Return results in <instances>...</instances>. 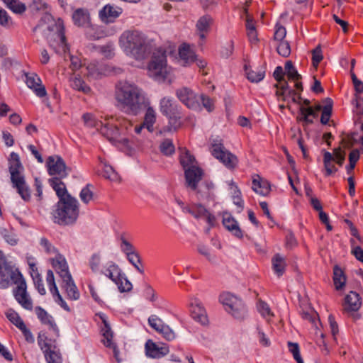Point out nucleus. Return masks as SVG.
<instances>
[{
  "instance_id": "obj_57",
  "label": "nucleus",
  "mask_w": 363,
  "mask_h": 363,
  "mask_svg": "<svg viewBox=\"0 0 363 363\" xmlns=\"http://www.w3.org/2000/svg\"><path fill=\"white\" fill-rule=\"evenodd\" d=\"M148 323L151 328L160 333L162 328L164 325L162 320L155 315H152L148 318Z\"/></svg>"
},
{
  "instance_id": "obj_64",
  "label": "nucleus",
  "mask_w": 363,
  "mask_h": 363,
  "mask_svg": "<svg viewBox=\"0 0 363 363\" xmlns=\"http://www.w3.org/2000/svg\"><path fill=\"white\" fill-rule=\"evenodd\" d=\"M40 245L48 254H58L55 247L45 238H41Z\"/></svg>"
},
{
  "instance_id": "obj_52",
  "label": "nucleus",
  "mask_w": 363,
  "mask_h": 363,
  "mask_svg": "<svg viewBox=\"0 0 363 363\" xmlns=\"http://www.w3.org/2000/svg\"><path fill=\"white\" fill-rule=\"evenodd\" d=\"M126 257L128 261L134 266L138 272L141 274H144V269L140 264V259L136 251L126 255Z\"/></svg>"
},
{
  "instance_id": "obj_9",
  "label": "nucleus",
  "mask_w": 363,
  "mask_h": 363,
  "mask_svg": "<svg viewBox=\"0 0 363 363\" xmlns=\"http://www.w3.org/2000/svg\"><path fill=\"white\" fill-rule=\"evenodd\" d=\"M360 129L362 134L359 139L357 138V134L356 133H352L351 134L344 135L341 140V145L344 148H351L357 144L359 140L362 144L360 150L354 149L349 155V168L350 169H353L354 168L357 162L359 160L360 152H363V123L361 124Z\"/></svg>"
},
{
  "instance_id": "obj_13",
  "label": "nucleus",
  "mask_w": 363,
  "mask_h": 363,
  "mask_svg": "<svg viewBox=\"0 0 363 363\" xmlns=\"http://www.w3.org/2000/svg\"><path fill=\"white\" fill-rule=\"evenodd\" d=\"M39 345L48 363H62V357L59 350L51 340L45 338L39 342Z\"/></svg>"
},
{
  "instance_id": "obj_2",
  "label": "nucleus",
  "mask_w": 363,
  "mask_h": 363,
  "mask_svg": "<svg viewBox=\"0 0 363 363\" xmlns=\"http://www.w3.org/2000/svg\"><path fill=\"white\" fill-rule=\"evenodd\" d=\"M118 43L126 55L138 60L146 58L152 50L151 43L146 35L137 30H125L121 35Z\"/></svg>"
},
{
  "instance_id": "obj_54",
  "label": "nucleus",
  "mask_w": 363,
  "mask_h": 363,
  "mask_svg": "<svg viewBox=\"0 0 363 363\" xmlns=\"http://www.w3.org/2000/svg\"><path fill=\"white\" fill-rule=\"evenodd\" d=\"M7 5L16 13H22L26 11L25 4L16 0L9 1Z\"/></svg>"
},
{
  "instance_id": "obj_28",
  "label": "nucleus",
  "mask_w": 363,
  "mask_h": 363,
  "mask_svg": "<svg viewBox=\"0 0 363 363\" xmlns=\"http://www.w3.org/2000/svg\"><path fill=\"white\" fill-rule=\"evenodd\" d=\"M179 56L180 63L183 66H188L193 63L196 59V54L192 48L186 43L179 48Z\"/></svg>"
},
{
  "instance_id": "obj_27",
  "label": "nucleus",
  "mask_w": 363,
  "mask_h": 363,
  "mask_svg": "<svg viewBox=\"0 0 363 363\" xmlns=\"http://www.w3.org/2000/svg\"><path fill=\"white\" fill-rule=\"evenodd\" d=\"M252 189L256 194L264 196L269 195L271 191L268 181L260 177L258 174L252 177Z\"/></svg>"
},
{
  "instance_id": "obj_21",
  "label": "nucleus",
  "mask_w": 363,
  "mask_h": 363,
  "mask_svg": "<svg viewBox=\"0 0 363 363\" xmlns=\"http://www.w3.org/2000/svg\"><path fill=\"white\" fill-rule=\"evenodd\" d=\"M323 107L318 104L315 107L309 106L304 107L301 106L299 108V116L297 119L300 121H303L306 125L313 123V118L318 116V113L320 111H323Z\"/></svg>"
},
{
  "instance_id": "obj_63",
  "label": "nucleus",
  "mask_w": 363,
  "mask_h": 363,
  "mask_svg": "<svg viewBox=\"0 0 363 363\" xmlns=\"http://www.w3.org/2000/svg\"><path fill=\"white\" fill-rule=\"evenodd\" d=\"M33 282L36 289L38 291L40 294L45 295L46 293L45 289L44 288L43 280L40 274L33 275L32 277Z\"/></svg>"
},
{
  "instance_id": "obj_22",
  "label": "nucleus",
  "mask_w": 363,
  "mask_h": 363,
  "mask_svg": "<svg viewBox=\"0 0 363 363\" xmlns=\"http://www.w3.org/2000/svg\"><path fill=\"white\" fill-rule=\"evenodd\" d=\"M188 211L196 218L205 220L210 225H213L215 223L216 218L214 216L211 215L206 208L201 204L191 205L188 208Z\"/></svg>"
},
{
  "instance_id": "obj_3",
  "label": "nucleus",
  "mask_w": 363,
  "mask_h": 363,
  "mask_svg": "<svg viewBox=\"0 0 363 363\" xmlns=\"http://www.w3.org/2000/svg\"><path fill=\"white\" fill-rule=\"evenodd\" d=\"M23 166L20 162L19 156L16 152H11L9 158V172L13 186L25 201L30 199V192L22 174Z\"/></svg>"
},
{
  "instance_id": "obj_29",
  "label": "nucleus",
  "mask_w": 363,
  "mask_h": 363,
  "mask_svg": "<svg viewBox=\"0 0 363 363\" xmlns=\"http://www.w3.org/2000/svg\"><path fill=\"white\" fill-rule=\"evenodd\" d=\"M99 317L103 323V326H101V333L103 337L101 342L106 347L113 346V345L115 344L113 340V334L108 323L106 317L104 314L100 315Z\"/></svg>"
},
{
  "instance_id": "obj_17",
  "label": "nucleus",
  "mask_w": 363,
  "mask_h": 363,
  "mask_svg": "<svg viewBox=\"0 0 363 363\" xmlns=\"http://www.w3.org/2000/svg\"><path fill=\"white\" fill-rule=\"evenodd\" d=\"M118 121V118L113 116H108L105 118V123L100 128V131L102 135L106 136L109 140H116L119 135L118 124L114 122Z\"/></svg>"
},
{
  "instance_id": "obj_31",
  "label": "nucleus",
  "mask_w": 363,
  "mask_h": 363,
  "mask_svg": "<svg viewBox=\"0 0 363 363\" xmlns=\"http://www.w3.org/2000/svg\"><path fill=\"white\" fill-rule=\"evenodd\" d=\"M362 305L359 295L354 291H350L345 298L344 309L347 311H357Z\"/></svg>"
},
{
  "instance_id": "obj_59",
  "label": "nucleus",
  "mask_w": 363,
  "mask_h": 363,
  "mask_svg": "<svg viewBox=\"0 0 363 363\" xmlns=\"http://www.w3.org/2000/svg\"><path fill=\"white\" fill-rule=\"evenodd\" d=\"M278 53L284 57H288L291 53V48L289 43L287 41H281L277 45V48Z\"/></svg>"
},
{
  "instance_id": "obj_15",
  "label": "nucleus",
  "mask_w": 363,
  "mask_h": 363,
  "mask_svg": "<svg viewBox=\"0 0 363 363\" xmlns=\"http://www.w3.org/2000/svg\"><path fill=\"white\" fill-rule=\"evenodd\" d=\"M47 167L50 175H58L60 177H65L67 174L66 165L63 160L59 156H50L47 160Z\"/></svg>"
},
{
  "instance_id": "obj_40",
  "label": "nucleus",
  "mask_w": 363,
  "mask_h": 363,
  "mask_svg": "<svg viewBox=\"0 0 363 363\" xmlns=\"http://www.w3.org/2000/svg\"><path fill=\"white\" fill-rule=\"evenodd\" d=\"M333 281L337 290L342 289L346 283V277L338 266H335L333 269Z\"/></svg>"
},
{
  "instance_id": "obj_39",
  "label": "nucleus",
  "mask_w": 363,
  "mask_h": 363,
  "mask_svg": "<svg viewBox=\"0 0 363 363\" xmlns=\"http://www.w3.org/2000/svg\"><path fill=\"white\" fill-rule=\"evenodd\" d=\"M156 116L157 113L153 108L148 107L146 110L143 123L149 132L152 133L154 131V124L156 122Z\"/></svg>"
},
{
  "instance_id": "obj_24",
  "label": "nucleus",
  "mask_w": 363,
  "mask_h": 363,
  "mask_svg": "<svg viewBox=\"0 0 363 363\" xmlns=\"http://www.w3.org/2000/svg\"><path fill=\"white\" fill-rule=\"evenodd\" d=\"M223 225L224 227L230 231L234 236L238 238H241L243 236L242 231L240 229L238 221L235 219L233 216L225 212L223 213Z\"/></svg>"
},
{
  "instance_id": "obj_7",
  "label": "nucleus",
  "mask_w": 363,
  "mask_h": 363,
  "mask_svg": "<svg viewBox=\"0 0 363 363\" xmlns=\"http://www.w3.org/2000/svg\"><path fill=\"white\" fill-rule=\"evenodd\" d=\"M165 52L159 48L153 52L151 61L148 65V72L155 79L164 80L170 72V67L167 64Z\"/></svg>"
},
{
  "instance_id": "obj_4",
  "label": "nucleus",
  "mask_w": 363,
  "mask_h": 363,
  "mask_svg": "<svg viewBox=\"0 0 363 363\" xmlns=\"http://www.w3.org/2000/svg\"><path fill=\"white\" fill-rule=\"evenodd\" d=\"M79 216L77 200L72 196H67L59 201L54 214L55 222L60 225L73 224Z\"/></svg>"
},
{
  "instance_id": "obj_41",
  "label": "nucleus",
  "mask_w": 363,
  "mask_h": 363,
  "mask_svg": "<svg viewBox=\"0 0 363 363\" xmlns=\"http://www.w3.org/2000/svg\"><path fill=\"white\" fill-rule=\"evenodd\" d=\"M246 30L247 35L251 43H256L258 41L257 32L255 27V23L249 16L246 18Z\"/></svg>"
},
{
  "instance_id": "obj_47",
  "label": "nucleus",
  "mask_w": 363,
  "mask_h": 363,
  "mask_svg": "<svg viewBox=\"0 0 363 363\" xmlns=\"http://www.w3.org/2000/svg\"><path fill=\"white\" fill-rule=\"evenodd\" d=\"M82 120L84 125L88 128H96L99 130L103 125L102 121H97L92 114L88 113L82 116Z\"/></svg>"
},
{
  "instance_id": "obj_26",
  "label": "nucleus",
  "mask_w": 363,
  "mask_h": 363,
  "mask_svg": "<svg viewBox=\"0 0 363 363\" xmlns=\"http://www.w3.org/2000/svg\"><path fill=\"white\" fill-rule=\"evenodd\" d=\"M190 313L193 319L202 325L208 323V318L205 308L198 300H194L190 304Z\"/></svg>"
},
{
  "instance_id": "obj_37",
  "label": "nucleus",
  "mask_w": 363,
  "mask_h": 363,
  "mask_svg": "<svg viewBox=\"0 0 363 363\" xmlns=\"http://www.w3.org/2000/svg\"><path fill=\"white\" fill-rule=\"evenodd\" d=\"M245 70L247 78L251 82L257 83L262 81L265 76V70L263 67H257L255 69H251L245 65Z\"/></svg>"
},
{
  "instance_id": "obj_38",
  "label": "nucleus",
  "mask_w": 363,
  "mask_h": 363,
  "mask_svg": "<svg viewBox=\"0 0 363 363\" xmlns=\"http://www.w3.org/2000/svg\"><path fill=\"white\" fill-rule=\"evenodd\" d=\"M323 163L325 175L326 177L335 174L337 171V169L335 165L334 157L330 152H325L324 153Z\"/></svg>"
},
{
  "instance_id": "obj_53",
  "label": "nucleus",
  "mask_w": 363,
  "mask_h": 363,
  "mask_svg": "<svg viewBox=\"0 0 363 363\" xmlns=\"http://www.w3.org/2000/svg\"><path fill=\"white\" fill-rule=\"evenodd\" d=\"M102 175L106 179H108L111 181H118L119 180V176L118 174L114 171L113 167L110 165L104 164L103 170H102Z\"/></svg>"
},
{
  "instance_id": "obj_30",
  "label": "nucleus",
  "mask_w": 363,
  "mask_h": 363,
  "mask_svg": "<svg viewBox=\"0 0 363 363\" xmlns=\"http://www.w3.org/2000/svg\"><path fill=\"white\" fill-rule=\"evenodd\" d=\"M160 111L165 116L179 111V106L169 97H163L160 102Z\"/></svg>"
},
{
  "instance_id": "obj_44",
  "label": "nucleus",
  "mask_w": 363,
  "mask_h": 363,
  "mask_svg": "<svg viewBox=\"0 0 363 363\" xmlns=\"http://www.w3.org/2000/svg\"><path fill=\"white\" fill-rule=\"evenodd\" d=\"M70 86L79 91L88 94L90 91V87L80 78L74 76L70 79Z\"/></svg>"
},
{
  "instance_id": "obj_19",
  "label": "nucleus",
  "mask_w": 363,
  "mask_h": 363,
  "mask_svg": "<svg viewBox=\"0 0 363 363\" xmlns=\"http://www.w3.org/2000/svg\"><path fill=\"white\" fill-rule=\"evenodd\" d=\"M122 12V8L107 4L100 10L99 16L102 22L111 23H113L121 16Z\"/></svg>"
},
{
  "instance_id": "obj_20",
  "label": "nucleus",
  "mask_w": 363,
  "mask_h": 363,
  "mask_svg": "<svg viewBox=\"0 0 363 363\" xmlns=\"http://www.w3.org/2000/svg\"><path fill=\"white\" fill-rule=\"evenodd\" d=\"M50 262L52 267L62 280L71 277L67 261L62 255L56 254L54 258L50 259Z\"/></svg>"
},
{
  "instance_id": "obj_8",
  "label": "nucleus",
  "mask_w": 363,
  "mask_h": 363,
  "mask_svg": "<svg viewBox=\"0 0 363 363\" xmlns=\"http://www.w3.org/2000/svg\"><path fill=\"white\" fill-rule=\"evenodd\" d=\"M219 300L225 311L234 318L242 320L247 315V308L242 301L233 294L224 292L220 295Z\"/></svg>"
},
{
  "instance_id": "obj_16",
  "label": "nucleus",
  "mask_w": 363,
  "mask_h": 363,
  "mask_svg": "<svg viewBox=\"0 0 363 363\" xmlns=\"http://www.w3.org/2000/svg\"><path fill=\"white\" fill-rule=\"evenodd\" d=\"M145 347L146 355L154 359L162 358L169 352V347L166 344H156L151 340L146 342Z\"/></svg>"
},
{
  "instance_id": "obj_50",
  "label": "nucleus",
  "mask_w": 363,
  "mask_h": 363,
  "mask_svg": "<svg viewBox=\"0 0 363 363\" xmlns=\"http://www.w3.org/2000/svg\"><path fill=\"white\" fill-rule=\"evenodd\" d=\"M114 283L117 284L121 292L130 291L133 288L130 281L123 274L118 277V280H116Z\"/></svg>"
},
{
  "instance_id": "obj_6",
  "label": "nucleus",
  "mask_w": 363,
  "mask_h": 363,
  "mask_svg": "<svg viewBox=\"0 0 363 363\" xmlns=\"http://www.w3.org/2000/svg\"><path fill=\"white\" fill-rule=\"evenodd\" d=\"M23 276L11 262H9L4 253L0 250V289H6L16 285L23 279Z\"/></svg>"
},
{
  "instance_id": "obj_55",
  "label": "nucleus",
  "mask_w": 363,
  "mask_h": 363,
  "mask_svg": "<svg viewBox=\"0 0 363 363\" xmlns=\"http://www.w3.org/2000/svg\"><path fill=\"white\" fill-rule=\"evenodd\" d=\"M13 24L12 18L9 16L8 13L4 9L0 8V25L4 28H10Z\"/></svg>"
},
{
  "instance_id": "obj_1",
  "label": "nucleus",
  "mask_w": 363,
  "mask_h": 363,
  "mask_svg": "<svg viewBox=\"0 0 363 363\" xmlns=\"http://www.w3.org/2000/svg\"><path fill=\"white\" fill-rule=\"evenodd\" d=\"M116 106L125 113L136 116L143 108L145 95L141 89L128 81H119L115 85Z\"/></svg>"
},
{
  "instance_id": "obj_33",
  "label": "nucleus",
  "mask_w": 363,
  "mask_h": 363,
  "mask_svg": "<svg viewBox=\"0 0 363 363\" xmlns=\"http://www.w3.org/2000/svg\"><path fill=\"white\" fill-rule=\"evenodd\" d=\"M62 287L65 289L67 298L71 300H78L79 298L80 294L72 278V276L67 277V279H62Z\"/></svg>"
},
{
  "instance_id": "obj_5",
  "label": "nucleus",
  "mask_w": 363,
  "mask_h": 363,
  "mask_svg": "<svg viewBox=\"0 0 363 363\" xmlns=\"http://www.w3.org/2000/svg\"><path fill=\"white\" fill-rule=\"evenodd\" d=\"M180 163L184 170L187 186L192 190H196L198 183L202 179V169L198 167L194 157L186 150H184L181 153Z\"/></svg>"
},
{
  "instance_id": "obj_45",
  "label": "nucleus",
  "mask_w": 363,
  "mask_h": 363,
  "mask_svg": "<svg viewBox=\"0 0 363 363\" xmlns=\"http://www.w3.org/2000/svg\"><path fill=\"white\" fill-rule=\"evenodd\" d=\"M5 315L9 320L16 325L18 329L25 325L19 314L12 308L8 309Z\"/></svg>"
},
{
  "instance_id": "obj_51",
  "label": "nucleus",
  "mask_w": 363,
  "mask_h": 363,
  "mask_svg": "<svg viewBox=\"0 0 363 363\" xmlns=\"http://www.w3.org/2000/svg\"><path fill=\"white\" fill-rule=\"evenodd\" d=\"M289 351L292 354L294 359L297 363H303L300 354V347L298 343L289 341L287 342Z\"/></svg>"
},
{
  "instance_id": "obj_12",
  "label": "nucleus",
  "mask_w": 363,
  "mask_h": 363,
  "mask_svg": "<svg viewBox=\"0 0 363 363\" xmlns=\"http://www.w3.org/2000/svg\"><path fill=\"white\" fill-rule=\"evenodd\" d=\"M179 100L187 108L192 110L200 109L199 96L187 87H182L176 91Z\"/></svg>"
},
{
  "instance_id": "obj_42",
  "label": "nucleus",
  "mask_w": 363,
  "mask_h": 363,
  "mask_svg": "<svg viewBox=\"0 0 363 363\" xmlns=\"http://www.w3.org/2000/svg\"><path fill=\"white\" fill-rule=\"evenodd\" d=\"M103 273L113 282L118 280V277L122 274L121 270L118 266L113 262H110L107 264Z\"/></svg>"
},
{
  "instance_id": "obj_23",
  "label": "nucleus",
  "mask_w": 363,
  "mask_h": 363,
  "mask_svg": "<svg viewBox=\"0 0 363 363\" xmlns=\"http://www.w3.org/2000/svg\"><path fill=\"white\" fill-rule=\"evenodd\" d=\"M74 24L78 27L89 28L91 26L90 13L88 9L79 8L72 13Z\"/></svg>"
},
{
  "instance_id": "obj_60",
  "label": "nucleus",
  "mask_w": 363,
  "mask_h": 363,
  "mask_svg": "<svg viewBox=\"0 0 363 363\" xmlns=\"http://www.w3.org/2000/svg\"><path fill=\"white\" fill-rule=\"evenodd\" d=\"M323 56L320 45L317 46L312 51V63L314 67H317L323 60Z\"/></svg>"
},
{
  "instance_id": "obj_34",
  "label": "nucleus",
  "mask_w": 363,
  "mask_h": 363,
  "mask_svg": "<svg viewBox=\"0 0 363 363\" xmlns=\"http://www.w3.org/2000/svg\"><path fill=\"white\" fill-rule=\"evenodd\" d=\"M276 87L277 88V95L279 97H282L284 101L286 100V96H292V101L294 103H300L298 101L301 100V96L298 94L296 97V93L293 90H289V86L286 82H284L281 84H276Z\"/></svg>"
},
{
  "instance_id": "obj_46",
  "label": "nucleus",
  "mask_w": 363,
  "mask_h": 363,
  "mask_svg": "<svg viewBox=\"0 0 363 363\" xmlns=\"http://www.w3.org/2000/svg\"><path fill=\"white\" fill-rule=\"evenodd\" d=\"M46 282L48 284L49 290L50 293L52 294V296L60 297V293L55 284L54 274L53 272L50 269L47 271Z\"/></svg>"
},
{
  "instance_id": "obj_35",
  "label": "nucleus",
  "mask_w": 363,
  "mask_h": 363,
  "mask_svg": "<svg viewBox=\"0 0 363 363\" xmlns=\"http://www.w3.org/2000/svg\"><path fill=\"white\" fill-rule=\"evenodd\" d=\"M49 183L59 197V201H62V199H65L67 196H71L67 193L65 184L60 179L56 177L50 179Z\"/></svg>"
},
{
  "instance_id": "obj_56",
  "label": "nucleus",
  "mask_w": 363,
  "mask_h": 363,
  "mask_svg": "<svg viewBox=\"0 0 363 363\" xmlns=\"http://www.w3.org/2000/svg\"><path fill=\"white\" fill-rule=\"evenodd\" d=\"M91 186V185L87 184L80 192L79 197L84 203H88L93 199V192L90 189Z\"/></svg>"
},
{
  "instance_id": "obj_61",
  "label": "nucleus",
  "mask_w": 363,
  "mask_h": 363,
  "mask_svg": "<svg viewBox=\"0 0 363 363\" xmlns=\"http://www.w3.org/2000/svg\"><path fill=\"white\" fill-rule=\"evenodd\" d=\"M159 333L161 334L162 337L168 341L173 340L176 337L174 332L165 324L163 328H162Z\"/></svg>"
},
{
  "instance_id": "obj_11",
  "label": "nucleus",
  "mask_w": 363,
  "mask_h": 363,
  "mask_svg": "<svg viewBox=\"0 0 363 363\" xmlns=\"http://www.w3.org/2000/svg\"><path fill=\"white\" fill-rule=\"evenodd\" d=\"M12 292L14 298L22 308L28 311L33 309V300L27 291V284L24 278L16 284Z\"/></svg>"
},
{
  "instance_id": "obj_14",
  "label": "nucleus",
  "mask_w": 363,
  "mask_h": 363,
  "mask_svg": "<svg viewBox=\"0 0 363 363\" xmlns=\"http://www.w3.org/2000/svg\"><path fill=\"white\" fill-rule=\"evenodd\" d=\"M82 72L89 79H96L106 75L108 69L97 62H90L84 64Z\"/></svg>"
},
{
  "instance_id": "obj_18",
  "label": "nucleus",
  "mask_w": 363,
  "mask_h": 363,
  "mask_svg": "<svg viewBox=\"0 0 363 363\" xmlns=\"http://www.w3.org/2000/svg\"><path fill=\"white\" fill-rule=\"evenodd\" d=\"M26 83L37 96L43 98L47 95L45 86L42 84L40 78L35 73L26 74Z\"/></svg>"
},
{
  "instance_id": "obj_49",
  "label": "nucleus",
  "mask_w": 363,
  "mask_h": 363,
  "mask_svg": "<svg viewBox=\"0 0 363 363\" xmlns=\"http://www.w3.org/2000/svg\"><path fill=\"white\" fill-rule=\"evenodd\" d=\"M167 117L168 118L169 125V127L168 128V130H169V131L172 130H177L181 127L182 116H181L180 111H177V113L175 114H172L170 116H167Z\"/></svg>"
},
{
  "instance_id": "obj_48",
  "label": "nucleus",
  "mask_w": 363,
  "mask_h": 363,
  "mask_svg": "<svg viewBox=\"0 0 363 363\" xmlns=\"http://www.w3.org/2000/svg\"><path fill=\"white\" fill-rule=\"evenodd\" d=\"M35 196L38 197L37 199V211L39 213H41L43 210L45 209L43 205V190H42V183L40 180L38 179H35Z\"/></svg>"
},
{
  "instance_id": "obj_10",
  "label": "nucleus",
  "mask_w": 363,
  "mask_h": 363,
  "mask_svg": "<svg viewBox=\"0 0 363 363\" xmlns=\"http://www.w3.org/2000/svg\"><path fill=\"white\" fill-rule=\"evenodd\" d=\"M211 153L228 169H235L238 165V160L237 157L226 150L221 143L213 144Z\"/></svg>"
},
{
  "instance_id": "obj_25",
  "label": "nucleus",
  "mask_w": 363,
  "mask_h": 363,
  "mask_svg": "<svg viewBox=\"0 0 363 363\" xmlns=\"http://www.w3.org/2000/svg\"><path fill=\"white\" fill-rule=\"evenodd\" d=\"M213 23V18L208 14L201 16L196 24V32L200 39L204 40Z\"/></svg>"
},
{
  "instance_id": "obj_62",
  "label": "nucleus",
  "mask_w": 363,
  "mask_h": 363,
  "mask_svg": "<svg viewBox=\"0 0 363 363\" xmlns=\"http://www.w3.org/2000/svg\"><path fill=\"white\" fill-rule=\"evenodd\" d=\"M332 113V106L331 105H327L323 107L321 118H320V122L323 125L328 124V123L330 121V116Z\"/></svg>"
},
{
  "instance_id": "obj_58",
  "label": "nucleus",
  "mask_w": 363,
  "mask_h": 363,
  "mask_svg": "<svg viewBox=\"0 0 363 363\" xmlns=\"http://www.w3.org/2000/svg\"><path fill=\"white\" fill-rule=\"evenodd\" d=\"M160 150L166 155L172 154L174 152V146L172 140L169 139L164 140L160 145Z\"/></svg>"
},
{
  "instance_id": "obj_32",
  "label": "nucleus",
  "mask_w": 363,
  "mask_h": 363,
  "mask_svg": "<svg viewBox=\"0 0 363 363\" xmlns=\"http://www.w3.org/2000/svg\"><path fill=\"white\" fill-rule=\"evenodd\" d=\"M35 311L40 322L43 324L46 325L50 329L52 330L57 335H58L59 330L52 317L40 306L36 307Z\"/></svg>"
},
{
  "instance_id": "obj_43",
  "label": "nucleus",
  "mask_w": 363,
  "mask_h": 363,
  "mask_svg": "<svg viewBox=\"0 0 363 363\" xmlns=\"http://www.w3.org/2000/svg\"><path fill=\"white\" fill-rule=\"evenodd\" d=\"M257 309L260 315L267 321H269L271 318L274 317V313L272 311L269 306L262 300H259L257 301Z\"/></svg>"
},
{
  "instance_id": "obj_36",
  "label": "nucleus",
  "mask_w": 363,
  "mask_h": 363,
  "mask_svg": "<svg viewBox=\"0 0 363 363\" xmlns=\"http://www.w3.org/2000/svg\"><path fill=\"white\" fill-rule=\"evenodd\" d=\"M272 265L274 273L281 277L285 272L286 267V259L280 254H276L272 258Z\"/></svg>"
}]
</instances>
